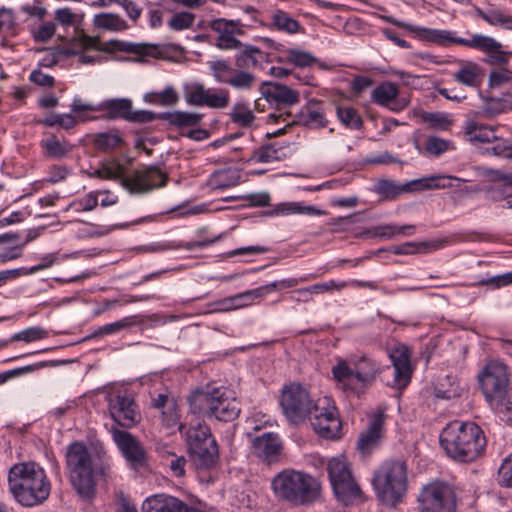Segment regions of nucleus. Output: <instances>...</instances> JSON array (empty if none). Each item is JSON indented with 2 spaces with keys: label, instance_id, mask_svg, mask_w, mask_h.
<instances>
[{
  "label": "nucleus",
  "instance_id": "obj_5",
  "mask_svg": "<svg viewBox=\"0 0 512 512\" xmlns=\"http://www.w3.org/2000/svg\"><path fill=\"white\" fill-rule=\"evenodd\" d=\"M382 365L368 356H352L340 359L332 367V375L337 385L344 391L359 395L371 386L382 373Z\"/></svg>",
  "mask_w": 512,
  "mask_h": 512
},
{
  "label": "nucleus",
  "instance_id": "obj_22",
  "mask_svg": "<svg viewBox=\"0 0 512 512\" xmlns=\"http://www.w3.org/2000/svg\"><path fill=\"white\" fill-rule=\"evenodd\" d=\"M262 97L277 109L297 104L300 101L299 92L280 83L263 82L260 86Z\"/></svg>",
  "mask_w": 512,
  "mask_h": 512
},
{
  "label": "nucleus",
  "instance_id": "obj_4",
  "mask_svg": "<svg viewBox=\"0 0 512 512\" xmlns=\"http://www.w3.org/2000/svg\"><path fill=\"white\" fill-rule=\"evenodd\" d=\"M8 486L14 499L25 507L42 504L51 492L46 472L36 462L13 465L8 473Z\"/></svg>",
  "mask_w": 512,
  "mask_h": 512
},
{
  "label": "nucleus",
  "instance_id": "obj_35",
  "mask_svg": "<svg viewBox=\"0 0 512 512\" xmlns=\"http://www.w3.org/2000/svg\"><path fill=\"white\" fill-rule=\"evenodd\" d=\"M17 233H2V262L19 258L24 245Z\"/></svg>",
  "mask_w": 512,
  "mask_h": 512
},
{
  "label": "nucleus",
  "instance_id": "obj_59",
  "mask_svg": "<svg viewBox=\"0 0 512 512\" xmlns=\"http://www.w3.org/2000/svg\"><path fill=\"white\" fill-rule=\"evenodd\" d=\"M48 266H49L48 264H38V265L32 266L28 270L25 268L2 270V282L6 281V280H10V279H16L22 275L33 274L37 271L47 268Z\"/></svg>",
  "mask_w": 512,
  "mask_h": 512
},
{
  "label": "nucleus",
  "instance_id": "obj_8",
  "mask_svg": "<svg viewBox=\"0 0 512 512\" xmlns=\"http://www.w3.org/2000/svg\"><path fill=\"white\" fill-rule=\"evenodd\" d=\"M372 485L376 496L385 504L396 505L407 492L408 467L405 461L389 459L374 471Z\"/></svg>",
  "mask_w": 512,
  "mask_h": 512
},
{
  "label": "nucleus",
  "instance_id": "obj_36",
  "mask_svg": "<svg viewBox=\"0 0 512 512\" xmlns=\"http://www.w3.org/2000/svg\"><path fill=\"white\" fill-rule=\"evenodd\" d=\"M139 318H141L140 315H131L113 323L100 326L92 333V337H102L104 335H111L118 333L121 330L128 329L141 323L142 321L139 320Z\"/></svg>",
  "mask_w": 512,
  "mask_h": 512
},
{
  "label": "nucleus",
  "instance_id": "obj_56",
  "mask_svg": "<svg viewBox=\"0 0 512 512\" xmlns=\"http://www.w3.org/2000/svg\"><path fill=\"white\" fill-rule=\"evenodd\" d=\"M195 21V15L190 12H179L172 15L168 21V26L175 31H181L190 28Z\"/></svg>",
  "mask_w": 512,
  "mask_h": 512
},
{
  "label": "nucleus",
  "instance_id": "obj_39",
  "mask_svg": "<svg viewBox=\"0 0 512 512\" xmlns=\"http://www.w3.org/2000/svg\"><path fill=\"white\" fill-rule=\"evenodd\" d=\"M267 289V287L260 286L231 296L234 309L237 310L252 305L255 300L267 295Z\"/></svg>",
  "mask_w": 512,
  "mask_h": 512
},
{
  "label": "nucleus",
  "instance_id": "obj_16",
  "mask_svg": "<svg viewBox=\"0 0 512 512\" xmlns=\"http://www.w3.org/2000/svg\"><path fill=\"white\" fill-rule=\"evenodd\" d=\"M212 75L218 83L227 84L239 91H250L257 78L251 71L233 68L226 60H215L209 63Z\"/></svg>",
  "mask_w": 512,
  "mask_h": 512
},
{
  "label": "nucleus",
  "instance_id": "obj_18",
  "mask_svg": "<svg viewBox=\"0 0 512 512\" xmlns=\"http://www.w3.org/2000/svg\"><path fill=\"white\" fill-rule=\"evenodd\" d=\"M109 413L118 425L126 428L135 426L141 419L134 399L127 394L118 393L110 397Z\"/></svg>",
  "mask_w": 512,
  "mask_h": 512
},
{
  "label": "nucleus",
  "instance_id": "obj_60",
  "mask_svg": "<svg viewBox=\"0 0 512 512\" xmlns=\"http://www.w3.org/2000/svg\"><path fill=\"white\" fill-rule=\"evenodd\" d=\"M162 422L169 429L177 427L178 430H182L183 425L179 423L175 403H170L169 409L162 411Z\"/></svg>",
  "mask_w": 512,
  "mask_h": 512
},
{
  "label": "nucleus",
  "instance_id": "obj_41",
  "mask_svg": "<svg viewBox=\"0 0 512 512\" xmlns=\"http://www.w3.org/2000/svg\"><path fill=\"white\" fill-rule=\"evenodd\" d=\"M336 113L339 121L351 130H359L363 125L361 116L353 107L337 106Z\"/></svg>",
  "mask_w": 512,
  "mask_h": 512
},
{
  "label": "nucleus",
  "instance_id": "obj_21",
  "mask_svg": "<svg viewBox=\"0 0 512 512\" xmlns=\"http://www.w3.org/2000/svg\"><path fill=\"white\" fill-rule=\"evenodd\" d=\"M373 103L386 107L392 112H400L409 105V99L399 95L398 86L385 81L375 87L371 93Z\"/></svg>",
  "mask_w": 512,
  "mask_h": 512
},
{
  "label": "nucleus",
  "instance_id": "obj_58",
  "mask_svg": "<svg viewBox=\"0 0 512 512\" xmlns=\"http://www.w3.org/2000/svg\"><path fill=\"white\" fill-rule=\"evenodd\" d=\"M44 366H45V363L40 362L37 364L27 365V366L4 371V372H2V383L7 382L13 378L23 376L27 373L33 372V371H35L39 368H42Z\"/></svg>",
  "mask_w": 512,
  "mask_h": 512
},
{
  "label": "nucleus",
  "instance_id": "obj_26",
  "mask_svg": "<svg viewBox=\"0 0 512 512\" xmlns=\"http://www.w3.org/2000/svg\"><path fill=\"white\" fill-rule=\"evenodd\" d=\"M198 474L214 469L219 462V449L216 440L207 441L205 446H195L189 450Z\"/></svg>",
  "mask_w": 512,
  "mask_h": 512
},
{
  "label": "nucleus",
  "instance_id": "obj_24",
  "mask_svg": "<svg viewBox=\"0 0 512 512\" xmlns=\"http://www.w3.org/2000/svg\"><path fill=\"white\" fill-rule=\"evenodd\" d=\"M142 512H203L187 505L180 499L166 495L155 494L145 499Z\"/></svg>",
  "mask_w": 512,
  "mask_h": 512
},
{
  "label": "nucleus",
  "instance_id": "obj_38",
  "mask_svg": "<svg viewBox=\"0 0 512 512\" xmlns=\"http://www.w3.org/2000/svg\"><path fill=\"white\" fill-rule=\"evenodd\" d=\"M229 116L233 123L241 127H251L256 119L249 104L245 102L235 103Z\"/></svg>",
  "mask_w": 512,
  "mask_h": 512
},
{
  "label": "nucleus",
  "instance_id": "obj_54",
  "mask_svg": "<svg viewBox=\"0 0 512 512\" xmlns=\"http://www.w3.org/2000/svg\"><path fill=\"white\" fill-rule=\"evenodd\" d=\"M507 82H512V71L507 68L494 69L489 73L488 85L492 89L504 88Z\"/></svg>",
  "mask_w": 512,
  "mask_h": 512
},
{
  "label": "nucleus",
  "instance_id": "obj_30",
  "mask_svg": "<svg viewBox=\"0 0 512 512\" xmlns=\"http://www.w3.org/2000/svg\"><path fill=\"white\" fill-rule=\"evenodd\" d=\"M495 130L493 126L470 120L465 124L464 135L471 143H491L498 140Z\"/></svg>",
  "mask_w": 512,
  "mask_h": 512
},
{
  "label": "nucleus",
  "instance_id": "obj_50",
  "mask_svg": "<svg viewBox=\"0 0 512 512\" xmlns=\"http://www.w3.org/2000/svg\"><path fill=\"white\" fill-rule=\"evenodd\" d=\"M42 147L48 157L55 159L64 157L70 151L69 146L55 136L43 140Z\"/></svg>",
  "mask_w": 512,
  "mask_h": 512
},
{
  "label": "nucleus",
  "instance_id": "obj_37",
  "mask_svg": "<svg viewBox=\"0 0 512 512\" xmlns=\"http://www.w3.org/2000/svg\"><path fill=\"white\" fill-rule=\"evenodd\" d=\"M261 56L262 51L259 48L251 45L245 46L236 54L235 66L246 70L255 68L259 65Z\"/></svg>",
  "mask_w": 512,
  "mask_h": 512
},
{
  "label": "nucleus",
  "instance_id": "obj_51",
  "mask_svg": "<svg viewBox=\"0 0 512 512\" xmlns=\"http://www.w3.org/2000/svg\"><path fill=\"white\" fill-rule=\"evenodd\" d=\"M285 61L297 67L305 68L313 65L316 62V58L306 51L288 49L285 51Z\"/></svg>",
  "mask_w": 512,
  "mask_h": 512
},
{
  "label": "nucleus",
  "instance_id": "obj_3",
  "mask_svg": "<svg viewBox=\"0 0 512 512\" xmlns=\"http://www.w3.org/2000/svg\"><path fill=\"white\" fill-rule=\"evenodd\" d=\"M440 445L451 459L469 463L484 454L487 440L476 423L454 421L442 430Z\"/></svg>",
  "mask_w": 512,
  "mask_h": 512
},
{
  "label": "nucleus",
  "instance_id": "obj_48",
  "mask_svg": "<svg viewBox=\"0 0 512 512\" xmlns=\"http://www.w3.org/2000/svg\"><path fill=\"white\" fill-rule=\"evenodd\" d=\"M454 149L455 146L452 141L437 136H428L425 141L426 152L435 157Z\"/></svg>",
  "mask_w": 512,
  "mask_h": 512
},
{
  "label": "nucleus",
  "instance_id": "obj_52",
  "mask_svg": "<svg viewBox=\"0 0 512 512\" xmlns=\"http://www.w3.org/2000/svg\"><path fill=\"white\" fill-rule=\"evenodd\" d=\"M250 160L254 163H272L280 160V151L274 145H266L253 152Z\"/></svg>",
  "mask_w": 512,
  "mask_h": 512
},
{
  "label": "nucleus",
  "instance_id": "obj_47",
  "mask_svg": "<svg viewBox=\"0 0 512 512\" xmlns=\"http://www.w3.org/2000/svg\"><path fill=\"white\" fill-rule=\"evenodd\" d=\"M480 17L492 26H501L504 29L512 30V16L498 9H491L486 12H480Z\"/></svg>",
  "mask_w": 512,
  "mask_h": 512
},
{
  "label": "nucleus",
  "instance_id": "obj_14",
  "mask_svg": "<svg viewBox=\"0 0 512 512\" xmlns=\"http://www.w3.org/2000/svg\"><path fill=\"white\" fill-rule=\"evenodd\" d=\"M310 421L315 432L321 437L334 439L340 436L342 425L338 411L328 398L318 400L314 404Z\"/></svg>",
  "mask_w": 512,
  "mask_h": 512
},
{
  "label": "nucleus",
  "instance_id": "obj_33",
  "mask_svg": "<svg viewBox=\"0 0 512 512\" xmlns=\"http://www.w3.org/2000/svg\"><path fill=\"white\" fill-rule=\"evenodd\" d=\"M269 215H293V214H306V215H323L324 211L314 206H303L298 202H283L275 206V208L268 213Z\"/></svg>",
  "mask_w": 512,
  "mask_h": 512
},
{
  "label": "nucleus",
  "instance_id": "obj_1",
  "mask_svg": "<svg viewBox=\"0 0 512 512\" xmlns=\"http://www.w3.org/2000/svg\"><path fill=\"white\" fill-rule=\"evenodd\" d=\"M65 460L68 479L83 499L93 498L98 481L110 477L111 459L102 447L91 450L74 441L67 446Z\"/></svg>",
  "mask_w": 512,
  "mask_h": 512
},
{
  "label": "nucleus",
  "instance_id": "obj_53",
  "mask_svg": "<svg viewBox=\"0 0 512 512\" xmlns=\"http://www.w3.org/2000/svg\"><path fill=\"white\" fill-rule=\"evenodd\" d=\"M48 336V332L38 326L29 327L21 332L15 333L11 337V341H24L27 343L44 339Z\"/></svg>",
  "mask_w": 512,
  "mask_h": 512
},
{
  "label": "nucleus",
  "instance_id": "obj_46",
  "mask_svg": "<svg viewBox=\"0 0 512 512\" xmlns=\"http://www.w3.org/2000/svg\"><path fill=\"white\" fill-rule=\"evenodd\" d=\"M132 102L128 99H113L107 101L103 106L111 119L123 118L127 120Z\"/></svg>",
  "mask_w": 512,
  "mask_h": 512
},
{
  "label": "nucleus",
  "instance_id": "obj_34",
  "mask_svg": "<svg viewBox=\"0 0 512 512\" xmlns=\"http://www.w3.org/2000/svg\"><path fill=\"white\" fill-rule=\"evenodd\" d=\"M95 28L105 31L119 32L127 29L126 21L117 14L100 13L93 17Z\"/></svg>",
  "mask_w": 512,
  "mask_h": 512
},
{
  "label": "nucleus",
  "instance_id": "obj_23",
  "mask_svg": "<svg viewBox=\"0 0 512 512\" xmlns=\"http://www.w3.org/2000/svg\"><path fill=\"white\" fill-rule=\"evenodd\" d=\"M389 358L394 367V385L404 388L411 379V352L405 345H397L389 352Z\"/></svg>",
  "mask_w": 512,
  "mask_h": 512
},
{
  "label": "nucleus",
  "instance_id": "obj_45",
  "mask_svg": "<svg viewBox=\"0 0 512 512\" xmlns=\"http://www.w3.org/2000/svg\"><path fill=\"white\" fill-rule=\"evenodd\" d=\"M422 120L430 128L441 131H448L453 125L452 117L444 112H425L422 114Z\"/></svg>",
  "mask_w": 512,
  "mask_h": 512
},
{
  "label": "nucleus",
  "instance_id": "obj_19",
  "mask_svg": "<svg viewBox=\"0 0 512 512\" xmlns=\"http://www.w3.org/2000/svg\"><path fill=\"white\" fill-rule=\"evenodd\" d=\"M112 436L117 447L133 469H139L146 465V452L137 438L131 433L119 429H113Z\"/></svg>",
  "mask_w": 512,
  "mask_h": 512
},
{
  "label": "nucleus",
  "instance_id": "obj_15",
  "mask_svg": "<svg viewBox=\"0 0 512 512\" xmlns=\"http://www.w3.org/2000/svg\"><path fill=\"white\" fill-rule=\"evenodd\" d=\"M183 95L187 104L223 109L229 105V92L225 89L206 88L203 84L193 82L183 85Z\"/></svg>",
  "mask_w": 512,
  "mask_h": 512
},
{
  "label": "nucleus",
  "instance_id": "obj_11",
  "mask_svg": "<svg viewBox=\"0 0 512 512\" xmlns=\"http://www.w3.org/2000/svg\"><path fill=\"white\" fill-rule=\"evenodd\" d=\"M420 512H455L456 494L452 485L432 481L424 485L417 497Z\"/></svg>",
  "mask_w": 512,
  "mask_h": 512
},
{
  "label": "nucleus",
  "instance_id": "obj_6",
  "mask_svg": "<svg viewBox=\"0 0 512 512\" xmlns=\"http://www.w3.org/2000/svg\"><path fill=\"white\" fill-rule=\"evenodd\" d=\"M189 405L193 414L214 417L222 422L233 421L240 413L234 392L224 386L193 392L189 396Z\"/></svg>",
  "mask_w": 512,
  "mask_h": 512
},
{
  "label": "nucleus",
  "instance_id": "obj_57",
  "mask_svg": "<svg viewBox=\"0 0 512 512\" xmlns=\"http://www.w3.org/2000/svg\"><path fill=\"white\" fill-rule=\"evenodd\" d=\"M497 482L502 487L512 488V454L507 456L500 465Z\"/></svg>",
  "mask_w": 512,
  "mask_h": 512
},
{
  "label": "nucleus",
  "instance_id": "obj_28",
  "mask_svg": "<svg viewBox=\"0 0 512 512\" xmlns=\"http://www.w3.org/2000/svg\"><path fill=\"white\" fill-rule=\"evenodd\" d=\"M211 27L219 33L216 39V46L219 49L233 50L241 47V42L233 36L236 25L232 21L217 19L212 22Z\"/></svg>",
  "mask_w": 512,
  "mask_h": 512
},
{
  "label": "nucleus",
  "instance_id": "obj_25",
  "mask_svg": "<svg viewBox=\"0 0 512 512\" xmlns=\"http://www.w3.org/2000/svg\"><path fill=\"white\" fill-rule=\"evenodd\" d=\"M281 448L278 435L271 432L255 437L252 445L254 455L267 464L278 460Z\"/></svg>",
  "mask_w": 512,
  "mask_h": 512
},
{
  "label": "nucleus",
  "instance_id": "obj_61",
  "mask_svg": "<svg viewBox=\"0 0 512 512\" xmlns=\"http://www.w3.org/2000/svg\"><path fill=\"white\" fill-rule=\"evenodd\" d=\"M167 465L170 471L175 477H183L185 475L186 458L184 456H177L175 454H169L167 458Z\"/></svg>",
  "mask_w": 512,
  "mask_h": 512
},
{
  "label": "nucleus",
  "instance_id": "obj_20",
  "mask_svg": "<svg viewBox=\"0 0 512 512\" xmlns=\"http://www.w3.org/2000/svg\"><path fill=\"white\" fill-rule=\"evenodd\" d=\"M384 419L385 410L380 407L370 416L368 428L360 434L357 442V449L363 456L371 454L380 445Z\"/></svg>",
  "mask_w": 512,
  "mask_h": 512
},
{
  "label": "nucleus",
  "instance_id": "obj_40",
  "mask_svg": "<svg viewBox=\"0 0 512 512\" xmlns=\"http://www.w3.org/2000/svg\"><path fill=\"white\" fill-rule=\"evenodd\" d=\"M272 24L279 30L288 34H295L300 29L299 22L283 10H276L272 15Z\"/></svg>",
  "mask_w": 512,
  "mask_h": 512
},
{
  "label": "nucleus",
  "instance_id": "obj_27",
  "mask_svg": "<svg viewBox=\"0 0 512 512\" xmlns=\"http://www.w3.org/2000/svg\"><path fill=\"white\" fill-rule=\"evenodd\" d=\"M459 68L453 73V79L457 83L477 88L481 85L483 78V69L479 64L473 61L458 60Z\"/></svg>",
  "mask_w": 512,
  "mask_h": 512
},
{
  "label": "nucleus",
  "instance_id": "obj_10",
  "mask_svg": "<svg viewBox=\"0 0 512 512\" xmlns=\"http://www.w3.org/2000/svg\"><path fill=\"white\" fill-rule=\"evenodd\" d=\"M326 469L333 492L340 502L349 505L363 501V492L352 473L351 463L346 456L332 457L328 460Z\"/></svg>",
  "mask_w": 512,
  "mask_h": 512
},
{
  "label": "nucleus",
  "instance_id": "obj_49",
  "mask_svg": "<svg viewBox=\"0 0 512 512\" xmlns=\"http://www.w3.org/2000/svg\"><path fill=\"white\" fill-rule=\"evenodd\" d=\"M123 144L122 138L115 133H99L94 138V145L98 150L110 152Z\"/></svg>",
  "mask_w": 512,
  "mask_h": 512
},
{
  "label": "nucleus",
  "instance_id": "obj_2",
  "mask_svg": "<svg viewBox=\"0 0 512 512\" xmlns=\"http://www.w3.org/2000/svg\"><path fill=\"white\" fill-rule=\"evenodd\" d=\"M387 20L398 27L409 30L421 40L438 45H445L449 42L485 52L487 54L486 62L490 65H506L512 54L502 50V44L491 36L476 33L472 34L470 38L455 37L451 31L413 26L392 17H388Z\"/></svg>",
  "mask_w": 512,
  "mask_h": 512
},
{
  "label": "nucleus",
  "instance_id": "obj_42",
  "mask_svg": "<svg viewBox=\"0 0 512 512\" xmlns=\"http://www.w3.org/2000/svg\"><path fill=\"white\" fill-rule=\"evenodd\" d=\"M145 99L152 104L173 106L179 101V95L174 87L167 86L160 92H151L147 94Z\"/></svg>",
  "mask_w": 512,
  "mask_h": 512
},
{
  "label": "nucleus",
  "instance_id": "obj_44",
  "mask_svg": "<svg viewBox=\"0 0 512 512\" xmlns=\"http://www.w3.org/2000/svg\"><path fill=\"white\" fill-rule=\"evenodd\" d=\"M375 192L385 199H395L402 193H406L405 184H397L393 180L381 179L375 184Z\"/></svg>",
  "mask_w": 512,
  "mask_h": 512
},
{
  "label": "nucleus",
  "instance_id": "obj_29",
  "mask_svg": "<svg viewBox=\"0 0 512 512\" xmlns=\"http://www.w3.org/2000/svg\"><path fill=\"white\" fill-rule=\"evenodd\" d=\"M160 118L168 122L169 125L181 131V135L193 127H198L202 120V115L186 111L166 112L160 115Z\"/></svg>",
  "mask_w": 512,
  "mask_h": 512
},
{
  "label": "nucleus",
  "instance_id": "obj_7",
  "mask_svg": "<svg viewBox=\"0 0 512 512\" xmlns=\"http://www.w3.org/2000/svg\"><path fill=\"white\" fill-rule=\"evenodd\" d=\"M272 489L281 500L294 505H305L319 497L321 486L307 473L286 469L273 478Z\"/></svg>",
  "mask_w": 512,
  "mask_h": 512
},
{
  "label": "nucleus",
  "instance_id": "obj_31",
  "mask_svg": "<svg viewBox=\"0 0 512 512\" xmlns=\"http://www.w3.org/2000/svg\"><path fill=\"white\" fill-rule=\"evenodd\" d=\"M241 175L235 168H225L213 172L207 180L212 190H224L239 184Z\"/></svg>",
  "mask_w": 512,
  "mask_h": 512
},
{
  "label": "nucleus",
  "instance_id": "obj_55",
  "mask_svg": "<svg viewBox=\"0 0 512 512\" xmlns=\"http://www.w3.org/2000/svg\"><path fill=\"white\" fill-rule=\"evenodd\" d=\"M346 287L345 282L336 283L334 281H329L326 283H317L310 287L300 288L294 291L295 294H323L333 289L341 290Z\"/></svg>",
  "mask_w": 512,
  "mask_h": 512
},
{
  "label": "nucleus",
  "instance_id": "obj_64",
  "mask_svg": "<svg viewBox=\"0 0 512 512\" xmlns=\"http://www.w3.org/2000/svg\"><path fill=\"white\" fill-rule=\"evenodd\" d=\"M56 26L53 22L42 24L38 31L34 32V39L38 42H48L55 34Z\"/></svg>",
  "mask_w": 512,
  "mask_h": 512
},
{
  "label": "nucleus",
  "instance_id": "obj_62",
  "mask_svg": "<svg viewBox=\"0 0 512 512\" xmlns=\"http://www.w3.org/2000/svg\"><path fill=\"white\" fill-rule=\"evenodd\" d=\"M427 180L429 184V190L449 188L452 186V184L448 182L449 180L464 181L458 177L446 175H430L427 176Z\"/></svg>",
  "mask_w": 512,
  "mask_h": 512
},
{
  "label": "nucleus",
  "instance_id": "obj_13",
  "mask_svg": "<svg viewBox=\"0 0 512 512\" xmlns=\"http://www.w3.org/2000/svg\"><path fill=\"white\" fill-rule=\"evenodd\" d=\"M485 398L491 403L504 398L510 383L509 368L503 362H488L478 376Z\"/></svg>",
  "mask_w": 512,
  "mask_h": 512
},
{
  "label": "nucleus",
  "instance_id": "obj_32",
  "mask_svg": "<svg viewBox=\"0 0 512 512\" xmlns=\"http://www.w3.org/2000/svg\"><path fill=\"white\" fill-rule=\"evenodd\" d=\"M188 451L195 446H205L207 441L215 440L210 427L205 423H198L189 427L185 433Z\"/></svg>",
  "mask_w": 512,
  "mask_h": 512
},
{
  "label": "nucleus",
  "instance_id": "obj_9",
  "mask_svg": "<svg viewBox=\"0 0 512 512\" xmlns=\"http://www.w3.org/2000/svg\"><path fill=\"white\" fill-rule=\"evenodd\" d=\"M95 173L101 179L119 180L126 190L135 194H142L163 187L168 179L167 175L156 166H148L136 170L130 175H125L124 167L115 162L103 166Z\"/></svg>",
  "mask_w": 512,
  "mask_h": 512
},
{
  "label": "nucleus",
  "instance_id": "obj_17",
  "mask_svg": "<svg viewBox=\"0 0 512 512\" xmlns=\"http://www.w3.org/2000/svg\"><path fill=\"white\" fill-rule=\"evenodd\" d=\"M268 119L276 123L287 121V125L298 124L311 129L324 128L328 124L322 102L315 100L309 101L300 112L294 116L290 113H272L268 116Z\"/></svg>",
  "mask_w": 512,
  "mask_h": 512
},
{
  "label": "nucleus",
  "instance_id": "obj_12",
  "mask_svg": "<svg viewBox=\"0 0 512 512\" xmlns=\"http://www.w3.org/2000/svg\"><path fill=\"white\" fill-rule=\"evenodd\" d=\"M280 404L286 418L294 424L304 421L314 408L309 392L299 383L284 386Z\"/></svg>",
  "mask_w": 512,
  "mask_h": 512
},
{
  "label": "nucleus",
  "instance_id": "obj_63",
  "mask_svg": "<svg viewBox=\"0 0 512 512\" xmlns=\"http://www.w3.org/2000/svg\"><path fill=\"white\" fill-rule=\"evenodd\" d=\"M118 49L127 51L138 55H151L154 47L141 44L125 43V42H114Z\"/></svg>",
  "mask_w": 512,
  "mask_h": 512
},
{
  "label": "nucleus",
  "instance_id": "obj_43",
  "mask_svg": "<svg viewBox=\"0 0 512 512\" xmlns=\"http://www.w3.org/2000/svg\"><path fill=\"white\" fill-rule=\"evenodd\" d=\"M487 199L498 202L512 197V178L507 181L489 184L484 188Z\"/></svg>",
  "mask_w": 512,
  "mask_h": 512
}]
</instances>
